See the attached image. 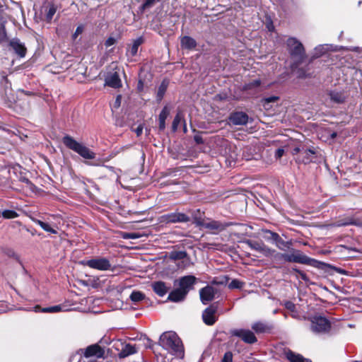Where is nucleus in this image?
<instances>
[{
    "label": "nucleus",
    "mask_w": 362,
    "mask_h": 362,
    "mask_svg": "<svg viewBox=\"0 0 362 362\" xmlns=\"http://www.w3.org/2000/svg\"><path fill=\"white\" fill-rule=\"evenodd\" d=\"M160 345L170 354L182 358L184 347L181 339L174 332H165L161 334L159 340Z\"/></svg>",
    "instance_id": "f257e3e1"
},
{
    "label": "nucleus",
    "mask_w": 362,
    "mask_h": 362,
    "mask_svg": "<svg viewBox=\"0 0 362 362\" xmlns=\"http://www.w3.org/2000/svg\"><path fill=\"white\" fill-rule=\"evenodd\" d=\"M196 281L197 278L192 275L181 277L178 280L179 287L169 293L168 299L175 303L182 301L186 298L189 291L194 288Z\"/></svg>",
    "instance_id": "f03ea898"
},
{
    "label": "nucleus",
    "mask_w": 362,
    "mask_h": 362,
    "mask_svg": "<svg viewBox=\"0 0 362 362\" xmlns=\"http://www.w3.org/2000/svg\"><path fill=\"white\" fill-rule=\"evenodd\" d=\"M288 52L294 60L291 68L294 69L300 65L305 59V51L303 44L295 37H289L286 41Z\"/></svg>",
    "instance_id": "7ed1b4c3"
},
{
    "label": "nucleus",
    "mask_w": 362,
    "mask_h": 362,
    "mask_svg": "<svg viewBox=\"0 0 362 362\" xmlns=\"http://www.w3.org/2000/svg\"><path fill=\"white\" fill-rule=\"evenodd\" d=\"M63 144L69 149L79 154L85 159L92 160L95 158V153L83 144L78 142L69 135L62 139Z\"/></svg>",
    "instance_id": "20e7f679"
},
{
    "label": "nucleus",
    "mask_w": 362,
    "mask_h": 362,
    "mask_svg": "<svg viewBox=\"0 0 362 362\" xmlns=\"http://www.w3.org/2000/svg\"><path fill=\"white\" fill-rule=\"evenodd\" d=\"M275 257L288 262H296L309 265H312L313 262H315L313 259L305 255L300 250H293V252L291 254L277 253Z\"/></svg>",
    "instance_id": "39448f33"
},
{
    "label": "nucleus",
    "mask_w": 362,
    "mask_h": 362,
    "mask_svg": "<svg viewBox=\"0 0 362 362\" xmlns=\"http://www.w3.org/2000/svg\"><path fill=\"white\" fill-rule=\"evenodd\" d=\"M309 319L311 322V330L315 333H327L331 329L330 322L325 317L315 315Z\"/></svg>",
    "instance_id": "423d86ee"
},
{
    "label": "nucleus",
    "mask_w": 362,
    "mask_h": 362,
    "mask_svg": "<svg viewBox=\"0 0 362 362\" xmlns=\"http://www.w3.org/2000/svg\"><path fill=\"white\" fill-rule=\"evenodd\" d=\"M230 334L240 338L245 343L252 344L257 341L255 333L250 329H235L230 331Z\"/></svg>",
    "instance_id": "0eeeda50"
},
{
    "label": "nucleus",
    "mask_w": 362,
    "mask_h": 362,
    "mask_svg": "<svg viewBox=\"0 0 362 362\" xmlns=\"http://www.w3.org/2000/svg\"><path fill=\"white\" fill-rule=\"evenodd\" d=\"M83 264L88 266L90 268L101 271L109 270L111 267L110 261L104 257L89 259L83 262Z\"/></svg>",
    "instance_id": "6e6552de"
},
{
    "label": "nucleus",
    "mask_w": 362,
    "mask_h": 362,
    "mask_svg": "<svg viewBox=\"0 0 362 362\" xmlns=\"http://www.w3.org/2000/svg\"><path fill=\"white\" fill-rule=\"evenodd\" d=\"M162 220L167 223H187L190 218L183 213L175 212L163 215Z\"/></svg>",
    "instance_id": "1a4fd4ad"
},
{
    "label": "nucleus",
    "mask_w": 362,
    "mask_h": 362,
    "mask_svg": "<svg viewBox=\"0 0 362 362\" xmlns=\"http://www.w3.org/2000/svg\"><path fill=\"white\" fill-rule=\"evenodd\" d=\"M217 312V306L214 304L206 308L202 313V319L204 322L207 325H213L217 320L216 313Z\"/></svg>",
    "instance_id": "9d476101"
},
{
    "label": "nucleus",
    "mask_w": 362,
    "mask_h": 362,
    "mask_svg": "<svg viewBox=\"0 0 362 362\" xmlns=\"http://www.w3.org/2000/svg\"><path fill=\"white\" fill-rule=\"evenodd\" d=\"M252 329L257 334H269L274 329L272 323L264 321H257L254 322L252 326Z\"/></svg>",
    "instance_id": "9b49d317"
},
{
    "label": "nucleus",
    "mask_w": 362,
    "mask_h": 362,
    "mask_svg": "<svg viewBox=\"0 0 362 362\" xmlns=\"http://www.w3.org/2000/svg\"><path fill=\"white\" fill-rule=\"evenodd\" d=\"M81 351L86 358L92 356L102 358L105 354V350L97 344L88 346L87 348L82 349Z\"/></svg>",
    "instance_id": "f8f14e48"
},
{
    "label": "nucleus",
    "mask_w": 362,
    "mask_h": 362,
    "mask_svg": "<svg viewBox=\"0 0 362 362\" xmlns=\"http://www.w3.org/2000/svg\"><path fill=\"white\" fill-rule=\"evenodd\" d=\"M57 6L50 2L45 3L41 8V15L44 16V19L47 22L50 23L53 18V16L56 13Z\"/></svg>",
    "instance_id": "ddd939ff"
},
{
    "label": "nucleus",
    "mask_w": 362,
    "mask_h": 362,
    "mask_svg": "<svg viewBox=\"0 0 362 362\" xmlns=\"http://www.w3.org/2000/svg\"><path fill=\"white\" fill-rule=\"evenodd\" d=\"M216 289L211 286H206L199 291L200 300L204 304L214 300Z\"/></svg>",
    "instance_id": "4468645a"
},
{
    "label": "nucleus",
    "mask_w": 362,
    "mask_h": 362,
    "mask_svg": "<svg viewBox=\"0 0 362 362\" xmlns=\"http://www.w3.org/2000/svg\"><path fill=\"white\" fill-rule=\"evenodd\" d=\"M229 120L234 125H244L247 123L248 116L243 112H236L230 115Z\"/></svg>",
    "instance_id": "2eb2a0df"
},
{
    "label": "nucleus",
    "mask_w": 362,
    "mask_h": 362,
    "mask_svg": "<svg viewBox=\"0 0 362 362\" xmlns=\"http://www.w3.org/2000/svg\"><path fill=\"white\" fill-rule=\"evenodd\" d=\"M10 47L20 57H24L26 54L27 49L24 44L18 39H13L9 43Z\"/></svg>",
    "instance_id": "dca6fc26"
},
{
    "label": "nucleus",
    "mask_w": 362,
    "mask_h": 362,
    "mask_svg": "<svg viewBox=\"0 0 362 362\" xmlns=\"http://www.w3.org/2000/svg\"><path fill=\"white\" fill-rule=\"evenodd\" d=\"M105 85L114 88H118L122 86V82L117 72H115L109 74L105 78Z\"/></svg>",
    "instance_id": "f3484780"
},
{
    "label": "nucleus",
    "mask_w": 362,
    "mask_h": 362,
    "mask_svg": "<svg viewBox=\"0 0 362 362\" xmlns=\"http://www.w3.org/2000/svg\"><path fill=\"white\" fill-rule=\"evenodd\" d=\"M360 224L361 223L356 220L354 217L345 216L335 221L334 223H332V226L335 227H341L349 225L359 226Z\"/></svg>",
    "instance_id": "a211bd4d"
},
{
    "label": "nucleus",
    "mask_w": 362,
    "mask_h": 362,
    "mask_svg": "<svg viewBox=\"0 0 362 362\" xmlns=\"http://www.w3.org/2000/svg\"><path fill=\"white\" fill-rule=\"evenodd\" d=\"M152 288L157 295L162 297L168 293L170 287L165 282L158 281L152 284Z\"/></svg>",
    "instance_id": "6ab92c4d"
},
{
    "label": "nucleus",
    "mask_w": 362,
    "mask_h": 362,
    "mask_svg": "<svg viewBox=\"0 0 362 362\" xmlns=\"http://www.w3.org/2000/svg\"><path fill=\"white\" fill-rule=\"evenodd\" d=\"M315 154V151L314 150L306 149L298 156L297 160L305 164L309 163L313 161Z\"/></svg>",
    "instance_id": "aec40b11"
},
{
    "label": "nucleus",
    "mask_w": 362,
    "mask_h": 362,
    "mask_svg": "<svg viewBox=\"0 0 362 362\" xmlns=\"http://www.w3.org/2000/svg\"><path fill=\"white\" fill-rule=\"evenodd\" d=\"M195 223L198 226H203L205 228H208L210 230L223 229L222 224L220 222L216 221H211L209 222H204V221L197 219V220H196Z\"/></svg>",
    "instance_id": "412c9836"
},
{
    "label": "nucleus",
    "mask_w": 362,
    "mask_h": 362,
    "mask_svg": "<svg viewBox=\"0 0 362 362\" xmlns=\"http://www.w3.org/2000/svg\"><path fill=\"white\" fill-rule=\"evenodd\" d=\"M180 44L182 48L187 49H192L197 46L196 40L189 36L182 37L180 40Z\"/></svg>",
    "instance_id": "4be33fe9"
},
{
    "label": "nucleus",
    "mask_w": 362,
    "mask_h": 362,
    "mask_svg": "<svg viewBox=\"0 0 362 362\" xmlns=\"http://www.w3.org/2000/svg\"><path fill=\"white\" fill-rule=\"evenodd\" d=\"M136 352V349L134 346L130 344H125L124 345V349L122 351L119 352L117 354L118 356L120 358H123L125 357H127L128 356L131 354H134Z\"/></svg>",
    "instance_id": "5701e85b"
},
{
    "label": "nucleus",
    "mask_w": 362,
    "mask_h": 362,
    "mask_svg": "<svg viewBox=\"0 0 362 362\" xmlns=\"http://www.w3.org/2000/svg\"><path fill=\"white\" fill-rule=\"evenodd\" d=\"M170 114L169 107L165 105L161 110L159 115V129L160 130H164L165 128V119Z\"/></svg>",
    "instance_id": "b1692460"
},
{
    "label": "nucleus",
    "mask_w": 362,
    "mask_h": 362,
    "mask_svg": "<svg viewBox=\"0 0 362 362\" xmlns=\"http://www.w3.org/2000/svg\"><path fill=\"white\" fill-rule=\"evenodd\" d=\"M168 83H169L168 81L163 80L161 82L160 85L159 86L158 91H157V94H156V100L158 102H160L163 100L164 95L167 90Z\"/></svg>",
    "instance_id": "393cba45"
},
{
    "label": "nucleus",
    "mask_w": 362,
    "mask_h": 362,
    "mask_svg": "<svg viewBox=\"0 0 362 362\" xmlns=\"http://www.w3.org/2000/svg\"><path fill=\"white\" fill-rule=\"evenodd\" d=\"M331 100L336 103H343L346 100V96L342 92L332 91L329 93Z\"/></svg>",
    "instance_id": "a878e982"
},
{
    "label": "nucleus",
    "mask_w": 362,
    "mask_h": 362,
    "mask_svg": "<svg viewBox=\"0 0 362 362\" xmlns=\"http://www.w3.org/2000/svg\"><path fill=\"white\" fill-rule=\"evenodd\" d=\"M287 358L291 362H311L308 359L304 358L300 354H296L293 352L289 351L286 354Z\"/></svg>",
    "instance_id": "bb28decb"
},
{
    "label": "nucleus",
    "mask_w": 362,
    "mask_h": 362,
    "mask_svg": "<svg viewBox=\"0 0 362 362\" xmlns=\"http://www.w3.org/2000/svg\"><path fill=\"white\" fill-rule=\"evenodd\" d=\"M144 42L142 37H139L134 40L133 44L129 49L132 56H135L138 52L139 47Z\"/></svg>",
    "instance_id": "cd10ccee"
},
{
    "label": "nucleus",
    "mask_w": 362,
    "mask_h": 362,
    "mask_svg": "<svg viewBox=\"0 0 362 362\" xmlns=\"http://www.w3.org/2000/svg\"><path fill=\"white\" fill-rule=\"evenodd\" d=\"M33 221L40 226L44 230L47 232H49L52 234H57V232L56 230L53 229L48 223L43 222L39 219H33Z\"/></svg>",
    "instance_id": "c85d7f7f"
},
{
    "label": "nucleus",
    "mask_w": 362,
    "mask_h": 362,
    "mask_svg": "<svg viewBox=\"0 0 362 362\" xmlns=\"http://www.w3.org/2000/svg\"><path fill=\"white\" fill-rule=\"evenodd\" d=\"M274 244L279 250H285L286 248H289L292 245L291 241H284L280 236L275 241Z\"/></svg>",
    "instance_id": "c756f323"
},
{
    "label": "nucleus",
    "mask_w": 362,
    "mask_h": 362,
    "mask_svg": "<svg viewBox=\"0 0 362 362\" xmlns=\"http://www.w3.org/2000/svg\"><path fill=\"white\" fill-rule=\"evenodd\" d=\"M183 119V115L182 112L179 111L177 112V115H175L173 124H172V130L173 132H176L178 126L180 123V122Z\"/></svg>",
    "instance_id": "7c9ffc66"
},
{
    "label": "nucleus",
    "mask_w": 362,
    "mask_h": 362,
    "mask_svg": "<svg viewBox=\"0 0 362 362\" xmlns=\"http://www.w3.org/2000/svg\"><path fill=\"white\" fill-rule=\"evenodd\" d=\"M145 295L141 291H133L130 295V299L134 303H138L143 300Z\"/></svg>",
    "instance_id": "2f4dec72"
},
{
    "label": "nucleus",
    "mask_w": 362,
    "mask_h": 362,
    "mask_svg": "<svg viewBox=\"0 0 362 362\" xmlns=\"http://www.w3.org/2000/svg\"><path fill=\"white\" fill-rule=\"evenodd\" d=\"M264 233L267 234V235L264 236V238L267 240L272 241L274 243H275V241L280 236L277 233L272 232L269 230H264Z\"/></svg>",
    "instance_id": "473e14b6"
},
{
    "label": "nucleus",
    "mask_w": 362,
    "mask_h": 362,
    "mask_svg": "<svg viewBox=\"0 0 362 362\" xmlns=\"http://www.w3.org/2000/svg\"><path fill=\"white\" fill-rule=\"evenodd\" d=\"M284 305L287 310H288L289 311H291L292 313L291 316L293 318H296L297 317V310H296V305L293 303H292L291 301H286Z\"/></svg>",
    "instance_id": "72a5a7b5"
},
{
    "label": "nucleus",
    "mask_w": 362,
    "mask_h": 362,
    "mask_svg": "<svg viewBox=\"0 0 362 362\" xmlns=\"http://www.w3.org/2000/svg\"><path fill=\"white\" fill-rule=\"evenodd\" d=\"M259 252L264 257H269L273 256L276 251L264 244Z\"/></svg>",
    "instance_id": "f704fd0d"
},
{
    "label": "nucleus",
    "mask_w": 362,
    "mask_h": 362,
    "mask_svg": "<svg viewBox=\"0 0 362 362\" xmlns=\"http://www.w3.org/2000/svg\"><path fill=\"white\" fill-rule=\"evenodd\" d=\"M63 308H64V306H62L61 305H58L44 308L42 310V313H58V312H60V311L65 310Z\"/></svg>",
    "instance_id": "c9c22d12"
},
{
    "label": "nucleus",
    "mask_w": 362,
    "mask_h": 362,
    "mask_svg": "<svg viewBox=\"0 0 362 362\" xmlns=\"http://www.w3.org/2000/svg\"><path fill=\"white\" fill-rule=\"evenodd\" d=\"M1 215L4 218L11 219L18 216V214L13 210H4L1 212Z\"/></svg>",
    "instance_id": "e433bc0d"
},
{
    "label": "nucleus",
    "mask_w": 362,
    "mask_h": 362,
    "mask_svg": "<svg viewBox=\"0 0 362 362\" xmlns=\"http://www.w3.org/2000/svg\"><path fill=\"white\" fill-rule=\"evenodd\" d=\"M112 348L115 349L119 352L122 351L124 349V343L120 339L112 340L111 341Z\"/></svg>",
    "instance_id": "4c0bfd02"
},
{
    "label": "nucleus",
    "mask_w": 362,
    "mask_h": 362,
    "mask_svg": "<svg viewBox=\"0 0 362 362\" xmlns=\"http://www.w3.org/2000/svg\"><path fill=\"white\" fill-rule=\"evenodd\" d=\"M121 237L123 239H137L141 237V235L138 233H127L122 232L121 233Z\"/></svg>",
    "instance_id": "58836bf2"
},
{
    "label": "nucleus",
    "mask_w": 362,
    "mask_h": 362,
    "mask_svg": "<svg viewBox=\"0 0 362 362\" xmlns=\"http://www.w3.org/2000/svg\"><path fill=\"white\" fill-rule=\"evenodd\" d=\"M247 244L249 245V247L257 252H260L262 247L263 246L264 243H258V242H252L251 240H247Z\"/></svg>",
    "instance_id": "ea45409f"
},
{
    "label": "nucleus",
    "mask_w": 362,
    "mask_h": 362,
    "mask_svg": "<svg viewBox=\"0 0 362 362\" xmlns=\"http://www.w3.org/2000/svg\"><path fill=\"white\" fill-rule=\"evenodd\" d=\"M187 252L184 251L173 252L170 254V258L174 259H182L186 257Z\"/></svg>",
    "instance_id": "a19ab883"
},
{
    "label": "nucleus",
    "mask_w": 362,
    "mask_h": 362,
    "mask_svg": "<svg viewBox=\"0 0 362 362\" xmlns=\"http://www.w3.org/2000/svg\"><path fill=\"white\" fill-rule=\"evenodd\" d=\"M243 285H244L243 282H242L238 279H233L228 284V288L230 289L241 288L243 286Z\"/></svg>",
    "instance_id": "79ce46f5"
},
{
    "label": "nucleus",
    "mask_w": 362,
    "mask_h": 362,
    "mask_svg": "<svg viewBox=\"0 0 362 362\" xmlns=\"http://www.w3.org/2000/svg\"><path fill=\"white\" fill-rule=\"evenodd\" d=\"M279 100V97L276 96H271L268 98H265L263 99V105L266 107L267 105H268L270 103H274Z\"/></svg>",
    "instance_id": "37998d69"
},
{
    "label": "nucleus",
    "mask_w": 362,
    "mask_h": 362,
    "mask_svg": "<svg viewBox=\"0 0 362 362\" xmlns=\"http://www.w3.org/2000/svg\"><path fill=\"white\" fill-rule=\"evenodd\" d=\"M221 362H233V354L230 351L226 352Z\"/></svg>",
    "instance_id": "c03bdc74"
},
{
    "label": "nucleus",
    "mask_w": 362,
    "mask_h": 362,
    "mask_svg": "<svg viewBox=\"0 0 362 362\" xmlns=\"http://www.w3.org/2000/svg\"><path fill=\"white\" fill-rule=\"evenodd\" d=\"M260 83H261V82H260L259 80H255L252 82L247 84L245 88L247 89H250V88H256V87L259 86Z\"/></svg>",
    "instance_id": "a18cd8bd"
},
{
    "label": "nucleus",
    "mask_w": 362,
    "mask_h": 362,
    "mask_svg": "<svg viewBox=\"0 0 362 362\" xmlns=\"http://www.w3.org/2000/svg\"><path fill=\"white\" fill-rule=\"evenodd\" d=\"M296 74L297 76L301 78H307L309 76V74H308L306 71L303 69H298Z\"/></svg>",
    "instance_id": "49530a36"
},
{
    "label": "nucleus",
    "mask_w": 362,
    "mask_h": 362,
    "mask_svg": "<svg viewBox=\"0 0 362 362\" xmlns=\"http://www.w3.org/2000/svg\"><path fill=\"white\" fill-rule=\"evenodd\" d=\"M21 181L25 183L30 189H31L32 191L34 190L35 186L28 178L23 177L21 179Z\"/></svg>",
    "instance_id": "de8ad7c7"
},
{
    "label": "nucleus",
    "mask_w": 362,
    "mask_h": 362,
    "mask_svg": "<svg viewBox=\"0 0 362 362\" xmlns=\"http://www.w3.org/2000/svg\"><path fill=\"white\" fill-rule=\"evenodd\" d=\"M116 42V40L114 38V37H108L105 42V45L108 47H110L113 45H115Z\"/></svg>",
    "instance_id": "09e8293b"
},
{
    "label": "nucleus",
    "mask_w": 362,
    "mask_h": 362,
    "mask_svg": "<svg viewBox=\"0 0 362 362\" xmlns=\"http://www.w3.org/2000/svg\"><path fill=\"white\" fill-rule=\"evenodd\" d=\"M83 30V25H78V26L76 28V31H75V33H74V35H73V37H74V39H75V38H76V37H77L78 35H80V34H81V33H82Z\"/></svg>",
    "instance_id": "8fccbe9b"
},
{
    "label": "nucleus",
    "mask_w": 362,
    "mask_h": 362,
    "mask_svg": "<svg viewBox=\"0 0 362 362\" xmlns=\"http://www.w3.org/2000/svg\"><path fill=\"white\" fill-rule=\"evenodd\" d=\"M284 153V150L282 148H278L275 152V157L276 158H280L283 156Z\"/></svg>",
    "instance_id": "3c124183"
},
{
    "label": "nucleus",
    "mask_w": 362,
    "mask_h": 362,
    "mask_svg": "<svg viewBox=\"0 0 362 362\" xmlns=\"http://www.w3.org/2000/svg\"><path fill=\"white\" fill-rule=\"evenodd\" d=\"M135 132L137 136H141L143 132V127L141 125H139L135 129Z\"/></svg>",
    "instance_id": "603ef678"
},
{
    "label": "nucleus",
    "mask_w": 362,
    "mask_h": 362,
    "mask_svg": "<svg viewBox=\"0 0 362 362\" xmlns=\"http://www.w3.org/2000/svg\"><path fill=\"white\" fill-rule=\"evenodd\" d=\"M121 104V95H117L115 103V107H118Z\"/></svg>",
    "instance_id": "864d4df0"
},
{
    "label": "nucleus",
    "mask_w": 362,
    "mask_h": 362,
    "mask_svg": "<svg viewBox=\"0 0 362 362\" xmlns=\"http://www.w3.org/2000/svg\"><path fill=\"white\" fill-rule=\"evenodd\" d=\"M18 92H21V93H24L25 95H28V96L34 95V93H33V92H31V91H25V90H22V89H19V90H18Z\"/></svg>",
    "instance_id": "5fc2aeb1"
},
{
    "label": "nucleus",
    "mask_w": 362,
    "mask_h": 362,
    "mask_svg": "<svg viewBox=\"0 0 362 362\" xmlns=\"http://www.w3.org/2000/svg\"><path fill=\"white\" fill-rule=\"evenodd\" d=\"M34 311L36 312V313H39V312H42V310L43 308H41V307L40 305H35L34 308Z\"/></svg>",
    "instance_id": "6e6d98bb"
},
{
    "label": "nucleus",
    "mask_w": 362,
    "mask_h": 362,
    "mask_svg": "<svg viewBox=\"0 0 362 362\" xmlns=\"http://www.w3.org/2000/svg\"><path fill=\"white\" fill-rule=\"evenodd\" d=\"M295 271H296L297 272H298L300 274V275L301 276L302 279L305 280L306 279V276L304 273L297 270V269H295Z\"/></svg>",
    "instance_id": "4d7b16f0"
},
{
    "label": "nucleus",
    "mask_w": 362,
    "mask_h": 362,
    "mask_svg": "<svg viewBox=\"0 0 362 362\" xmlns=\"http://www.w3.org/2000/svg\"><path fill=\"white\" fill-rule=\"evenodd\" d=\"M337 271L339 274H346V271L342 269H337Z\"/></svg>",
    "instance_id": "13d9d810"
},
{
    "label": "nucleus",
    "mask_w": 362,
    "mask_h": 362,
    "mask_svg": "<svg viewBox=\"0 0 362 362\" xmlns=\"http://www.w3.org/2000/svg\"><path fill=\"white\" fill-rule=\"evenodd\" d=\"M300 153V148H298V147H296V148H295L293 149V154H296V153Z\"/></svg>",
    "instance_id": "bf43d9fd"
},
{
    "label": "nucleus",
    "mask_w": 362,
    "mask_h": 362,
    "mask_svg": "<svg viewBox=\"0 0 362 362\" xmlns=\"http://www.w3.org/2000/svg\"><path fill=\"white\" fill-rule=\"evenodd\" d=\"M183 131H184V132H187V126H186V123H185V120H184V124H183Z\"/></svg>",
    "instance_id": "052dcab7"
},
{
    "label": "nucleus",
    "mask_w": 362,
    "mask_h": 362,
    "mask_svg": "<svg viewBox=\"0 0 362 362\" xmlns=\"http://www.w3.org/2000/svg\"><path fill=\"white\" fill-rule=\"evenodd\" d=\"M267 28H268V29H269V30H272V29L274 27H273V25H267Z\"/></svg>",
    "instance_id": "680f3d73"
},
{
    "label": "nucleus",
    "mask_w": 362,
    "mask_h": 362,
    "mask_svg": "<svg viewBox=\"0 0 362 362\" xmlns=\"http://www.w3.org/2000/svg\"><path fill=\"white\" fill-rule=\"evenodd\" d=\"M336 136H337V133L336 132H334V133L332 134V138H334Z\"/></svg>",
    "instance_id": "e2e57ef3"
}]
</instances>
